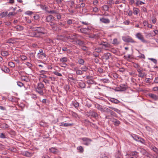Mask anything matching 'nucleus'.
<instances>
[{
  "label": "nucleus",
  "mask_w": 158,
  "mask_h": 158,
  "mask_svg": "<svg viewBox=\"0 0 158 158\" xmlns=\"http://www.w3.org/2000/svg\"><path fill=\"white\" fill-rule=\"evenodd\" d=\"M143 69L142 68H140L139 69H137V71L139 74L138 76L139 77L143 78L145 76H146V74L145 73L143 72Z\"/></svg>",
  "instance_id": "nucleus-7"
},
{
  "label": "nucleus",
  "mask_w": 158,
  "mask_h": 158,
  "mask_svg": "<svg viewBox=\"0 0 158 158\" xmlns=\"http://www.w3.org/2000/svg\"><path fill=\"white\" fill-rule=\"evenodd\" d=\"M140 152L143 155L148 156L149 155V153L144 149L143 148H140Z\"/></svg>",
  "instance_id": "nucleus-18"
},
{
  "label": "nucleus",
  "mask_w": 158,
  "mask_h": 158,
  "mask_svg": "<svg viewBox=\"0 0 158 158\" xmlns=\"http://www.w3.org/2000/svg\"><path fill=\"white\" fill-rule=\"evenodd\" d=\"M113 44L115 45H117L119 44V42L118 41L117 39L115 38L113 40Z\"/></svg>",
  "instance_id": "nucleus-47"
},
{
  "label": "nucleus",
  "mask_w": 158,
  "mask_h": 158,
  "mask_svg": "<svg viewBox=\"0 0 158 158\" xmlns=\"http://www.w3.org/2000/svg\"><path fill=\"white\" fill-rule=\"evenodd\" d=\"M57 11L56 10H47V12L48 13L50 14H55V15L56 14H57Z\"/></svg>",
  "instance_id": "nucleus-40"
},
{
  "label": "nucleus",
  "mask_w": 158,
  "mask_h": 158,
  "mask_svg": "<svg viewBox=\"0 0 158 158\" xmlns=\"http://www.w3.org/2000/svg\"><path fill=\"white\" fill-rule=\"evenodd\" d=\"M142 4H144L145 3L142 1H137L136 3V5L138 6L139 5H141Z\"/></svg>",
  "instance_id": "nucleus-56"
},
{
  "label": "nucleus",
  "mask_w": 158,
  "mask_h": 158,
  "mask_svg": "<svg viewBox=\"0 0 158 158\" xmlns=\"http://www.w3.org/2000/svg\"><path fill=\"white\" fill-rule=\"evenodd\" d=\"M56 15L57 19H60L61 18V15L58 13V11L57 12V14H56Z\"/></svg>",
  "instance_id": "nucleus-54"
},
{
  "label": "nucleus",
  "mask_w": 158,
  "mask_h": 158,
  "mask_svg": "<svg viewBox=\"0 0 158 158\" xmlns=\"http://www.w3.org/2000/svg\"><path fill=\"white\" fill-rule=\"evenodd\" d=\"M73 105L76 108H77L79 106V103L76 100L73 101Z\"/></svg>",
  "instance_id": "nucleus-32"
},
{
  "label": "nucleus",
  "mask_w": 158,
  "mask_h": 158,
  "mask_svg": "<svg viewBox=\"0 0 158 158\" xmlns=\"http://www.w3.org/2000/svg\"><path fill=\"white\" fill-rule=\"evenodd\" d=\"M68 60L67 57H64L60 58V60L61 63H66L68 61Z\"/></svg>",
  "instance_id": "nucleus-27"
},
{
  "label": "nucleus",
  "mask_w": 158,
  "mask_h": 158,
  "mask_svg": "<svg viewBox=\"0 0 158 158\" xmlns=\"http://www.w3.org/2000/svg\"><path fill=\"white\" fill-rule=\"evenodd\" d=\"M79 87L81 88H84L85 87V84L83 82H79L78 84Z\"/></svg>",
  "instance_id": "nucleus-30"
},
{
  "label": "nucleus",
  "mask_w": 158,
  "mask_h": 158,
  "mask_svg": "<svg viewBox=\"0 0 158 158\" xmlns=\"http://www.w3.org/2000/svg\"><path fill=\"white\" fill-rule=\"evenodd\" d=\"M148 96L151 98L155 100H156L158 99V98L157 96L152 94H149Z\"/></svg>",
  "instance_id": "nucleus-24"
},
{
  "label": "nucleus",
  "mask_w": 158,
  "mask_h": 158,
  "mask_svg": "<svg viewBox=\"0 0 158 158\" xmlns=\"http://www.w3.org/2000/svg\"><path fill=\"white\" fill-rule=\"evenodd\" d=\"M20 58L21 60H25L27 59V56L24 55H22L20 56Z\"/></svg>",
  "instance_id": "nucleus-53"
},
{
  "label": "nucleus",
  "mask_w": 158,
  "mask_h": 158,
  "mask_svg": "<svg viewBox=\"0 0 158 158\" xmlns=\"http://www.w3.org/2000/svg\"><path fill=\"white\" fill-rule=\"evenodd\" d=\"M60 65L62 67L65 68L67 66V64L65 63H61Z\"/></svg>",
  "instance_id": "nucleus-60"
},
{
  "label": "nucleus",
  "mask_w": 158,
  "mask_h": 158,
  "mask_svg": "<svg viewBox=\"0 0 158 158\" xmlns=\"http://www.w3.org/2000/svg\"><path fill=\"white\" fill-rule=\"evenodd\" d=\"M114 1L113 0H109L107 2V3L110 5L114 4Z\"/></svg>",
  "instance_id": "nucleus-61"
},
{
  "label": "nucleus",
  "mask_w": 158,
  "mask_h": 158,
  "mask_svg": "<svg viewBox=\"0 0 158 158\" xmlns=\"http://www.w3.org/2000/svg\"><path fill=\"white\" fill-rule=\"evenodd\" d=\"M131 136L136 141L140 142L143 144H145V142L144 140L139 135L133 134L131 135Z\"/></svg>",
  "instance_id": "nucleus-4"
},
{
  "label": "nucleus",
  "mask_w": 158,
  "mask_h": 158,
  "mask_svg": "<svg viewBox=\"0 0 158 158\" xmlns=\"http://www.w3.org/2000/svg\"><path fill=\"white\" fill-rule=\"evenodd\" d=\"M8 65L12 68H14L15 66V64L11 61L8 63Z\"/></svg>",
  "instance_id": "nucleus-49"
},
{
  "label": "nucleus",
  "mask_w": 158,
  "mask_h": 158,
  "mask_svg": "<svg viewBox=\"0 0 158 158\" xmlns=\"http://www.w3.org/2000/svg\"><path fill=\"white\" fill-rule=\"evenodd\" d=\"M81 70L83 72H86L88 69V68L86 66H84L81 68Z\"/></svg>",
  "instance_id": "nucleus-46"
},
{
  "label": "nucleus",
  "mask_w": 158,
  "mask_h": 158,
  "mask_svg": "<svg viewBox=\"0 0 158 158\" xmlns=\"http://www.w3.org/2000/svg\"><path fill=\"white\" fill-rule=\"evenodd\" d=\"M129 155L131 156L134 157L135 158H138L139 156L138 153L136 151L131 152Z\"/></svg>",
  "instance_id": "nucleus-19"
},
{
  "label": "nucleus",
  "mask_w": 158,
  "mask_h": 158,
  "mask_svg": "<svg viewBox=\"0 0 158 158\" xmlns=\"http://www.w3.org/2000/svg\"><path fill=\"white\" fill-rule=\"evenodd\" d=\"M78 63L81 65H84L85 63V61L84 60L82 59L79 58L78 59Z\"/></svg>",
  "instance_id": "nucleus-33"
},
{
  "label": "nucleus",
  "mask_w": 158,
  "mask_h": 158,
  "mask_svg": "<svg viewBox=\"0 0 158 158\" xmlns=\"http://www.w3.org/2000/svg\"><path fill=\"white\" fill-rule=\"evenodd\" d=\"M124 57L128 61H130L131 58V56L130 54H128L127 56H124Z\"/></svg>",
  "instance_id": "nucleus-35"
},
{
  "label": "nucleus",
  "mask_w": 158,
  "mask_h": 158,
  "mask_svg": "<svg viewBox=\"0 0 158 158\" xmlns=\"http://www.w3.org/2000/svg\"><path fill=\"white\" fill-rule=\"evenodd\" d=\"M79 35L77 34H70L69 35L67 36V38L69 40H74L77 38H78Z\"/></svg>",
  "instance_id": "nucleus-9"
},
{
  "label": "nucleus",
  "mask_w": 158,
  "mask_h": 158,
  "mask_svg": "<svg viewBox=\"0 0 158 158\" xmlns=\"http://www.w3.org/2000/svg\"><path fill=\"white\" fill-rule=\"evenodd\" d=\"M77 68H74V71L76 72V73L77 75H82L83 73V71L81 70L80 69H77Z\"/></svg>",
  "instance_id": "nucleus-23"
},
{
  "label": "nucleus",
  "mask_w": 158,
  "mask_h": 158,
  "mask_svg": "<svg viewBox=\"0 0 158 158\" xmlns=\"http://www.w3.org/2000/svg\"><path fill=\"white\" fill-rule=\"evenodd\" d=\"M96 108L99 110H100L101 112H102L103 108L102 107V106L99 105H98L96 106Z\"/></svg>",
  "instance_id": "nucleus-51"
},
{
  "label": "nucleus",
  "mask_w": 158,
  "mask_h": 158,
  "mask_svg": "<svg viewBox=\"0 0 158 158\" xmlns=\"http://www.w3.org/2000/svg\"><path fill=\"white\" fill-rule=\"evenodd\" d=\"M139 11L138 9L136 8H133V13L135 15H137Z\"/></svg>",
  "instance_id": "nucleus-38"
},
{
  "label": "nucleus",
  "mask_w": 158,
  "mask_h": 158,
  "mask_svg": "<svg viewBox=\"0 0 158 158\" xmlns=\"http://www.w3.org/2000/svg\"><path fill=\"white\" fill-rule=\"evenodd\" d=\"M53 73H54V74H55L56 75H57V76H59L61 77V76H62L61 73H60L56 71L54 72Z\"/></svg>",
  "instance_id": "nucleus-57"
},
{
  "label": "nucleus",
  "mask_w": 158,
  "mask_h": 158,
  "mask_svg": "<svg viewBox=\"0 0 158 158\" xmlns=\"http://www.w3.org/2000/svg\"><path fill=\"white\" fill-rule=\"evenodd\" d=\"M15 28L17 30L22 31L23 29V27L20 25H18L15 27Z\"/></svg>",
  "instance_id": "nucleus-36"
},
{
  "label": "nucleus",
  "mask_w": 158,
  "mask_h": 158,
  "mask_svg": "<svg viewBox=\"0 0 158 158\" xmlns=\"http://www.w3.org/2000/svg\"><path fill=\"white\" fill-rule=\"evenodd\" d=\"M89 116L95 118L98 117V113L93 110H90L89 112Z\"/></svg>",
  "instance_id": "nucleus-12"
},
{
  "label": "nucleus",
  "mask_w": 158,
  "mask_h": 158,
  "mask_svg": "<svg viewBox=\"0 0 158 158\" xmlns=\"http://www.w3.org/2000/svg\"><path fill=\"white\" fill-rule=\"evenodd\" d=\"M1 69L4 72L6 73H9L10 71V69L7 68L6 66H3L1 68Z\"/></svg>",
  "instance_id": "nucleus-20"
},
{
  "label": "nucleus",
  "mask_w": 158,
  "mask_h": 158,
  "mask_svg": "<svg viewBox=\"0 0 158 158\" xmlns=\"http://www.w3.org/2000/svg\"><path fill=\"white\" fill-rule=\"evenodd\" d=\"M95 52L98 53L100 52L101 51V49L100 48H96L95 49Z\"/></svg>",
  "instance_id": "nucleus-63"
},
{
  "label": "nucleus",
  "mask_w": 158,
  "mask_h": 158,
  "mask_svg": "<svg viewBox=\"0 0 158 158\" xmlns=\"http://www.w3.org/2000/svg\"><path fill=\"white\" fill-rule=\"evenodd\" d=\"M78 45H80V46H82L84 44V42L83 41H82L78 38Z\"/></svg>",
  "instance_id": "nucleus-42"
},
{
  "label": "nucleus",
  "mask_w": 158,
  "mask_h": 158,
  "mask_svg": "<svg viewBox=\"0 0 158 158\" xmlns=\"http://www.w3.org/2000/svg\"><path fill=\"white\" fill-rule=\"evenodd\" d=\"M1 54L3 56H7L9 55V52L7 51H2L1 52Z\"/></svg>",
  "instance_id": "nucleus-29"
},
{
  "label": "nucleus",
  "mask_w": 158,
  "mask_h": 158,
  "mask_svg": "<svg viewBox=\"0 0 158 158\" xmlns=\"http://www.w3.org/2000/svg\"><path fill=\"white\" fill-rule=\"evenodd\" d=\"M103 69L102 68L99 67L98 69V71L100 73H102L103 72Z\"/></svg>",
  "instance_id": "nucleus-64"
},
{
  "label": "nucleus",
  "mask_w": 158,
  "mask_h": 158,
  "mask_svg": "<svg viewBox=\"0 0 158 158\" xmlns=\"http://www.w3.org/2000/svg\"><path fill=\"white\" fill-rule=\"evenodd\" d=\"M117 88L119 89V91H124L127 89V86L125 84H121Z\"/></svg>",
  "instance_id": "nucleus-11"
},
{
  "label": "nucleus",
  "mask_w": 158,
  "mask_h": 158,
  "mask_svg": "<svg viewBox=\"0 0 158 158\" xmlns=\"http://www.w3.org/2000/svg\"><path fill=\"white\" fill-rule=\"evenodd\" d=\"M39 124L40 126L44 127L47 126V124L46 122L41 121L40 122Z\"/></svg>",
  "instance_id": "nucleus-48"
},
{
  "label": "nucleus",
  "mask_w": 158,
  "mask_h": 158,
  "mask_svg": "<svg viewBox=\"0 0 158 158\" xmlns=\"http://www.w3.org/2000/svg\"><path fill=\"white\" fill-rule=\"evenodd\" d=\"M100 45L103 46L106 48H109L110 46V45L108 43L105 42H103L100 44Z\"/></svg>",
  "instance_id": "nucleus-37"
},
{
  "label": "nucleus",
  "mask_w": 158,
  "mask_h": 158,
  "mask_svg": "<svg viewBox=\"0 0 158 158\" xmlns=\"http://www.w3.org/2000/svg\"><path fill=\"white\" fill-rule=\"evenodd\" d=\"M122 40L127 43H136V42L129 36H123L122 37Z\"/></svg>",
  "instance_id": "nucleus-5"
},
{
  "label": "nucleus",
  "mask_w": 158,
  "mask_h": 158,
  "mask_svg": "<svg viewBox=\"0 0 158 158\" xmlns=\"http://www.w3.org/2000/svg\"><path fill=\"white\" fill-rule=\"evenodd\" d=\"M78 38L75 39L74 40L71 41V42H73V44L76 45H78Z\"/></svg>",
  "instance_id": "nucleus-52"
},
{
  "label": "nucleus",
  "mask_w": 158,
  "mask_h": 158,
  "mask_svg": "<svg viewBox=\"0 0 158 158\" xmlns=\"http://www.w3.org/2000/svg\"><path fill=\"white\" fill-rule=\"evenodd\" d=\"M110 120L113 124L116 126H118L120 124V122L116 119L112 118Z\"/></svg>",
  "instance_id": "nucleus-15"
},
{
  "label": "nucleus",
  "mask_w": 158,
  "mask_h": 158,
  "mask_svg": "<svg viewBox=\"0 0 158 158\" xmlns=\"http://www.w3.org/2000/svg\"><path fill=\"white\" fill-rule=\"evenodd\" d=\"M111 56V54L110 53L107 52L106 53H104L103 55L102 56L101 58L102 59L108 60L109 59V57Z\"/></svg>",
  "instance_id": "nucleus-14"
},
{
  "label": "nucleus",
  "mask_w": 158,
  "mask_h": 158,
  "mask_svg": "<svg viewBox=\"0 0 158 158\" xmlns=\"http://www.w3.org/2000/svg\"><path fill=\"white\" fill-rule=\"evenodd\" d=\"M49 150L50 152L54 154H56L58 152V150L54 148H52L50 149Z\"/></svg>",
  "instance_id": "nucleus-28"
},
{
  "label": "nucleus",
  "mask_w": 158,
  "mask_h": 158,
  "mask_svg": "<svg viewBox=\"0 0 158 158\" xmlns=\"http://www.w3.org/2000/svg\"><path fill=\"white\" fill-rule=\"evenodd\" d=\"M23 155L28 157H31L32 156V154L27 151H25L23 152Z\"/></svg>",
  "instance_id": "nucleus-22"
},
{
  "label": "nucleus",
  "mask_w": 158,
  "mask_h": 158,
  "mask_svg": "<svg viewBox=\"0 0 158 158\" xmlns=\"http://www.w3.org/2000/svg\"><path fill=\"white\" fill-rule=\"evenodd\" d=\"M41 8L43 10H44L47 12V10H48L47 9H48V7L46 6H42V5L41 6Z\"/></svg>",
  "instance_id": "nucleus-50"
},
{
  "label": "nucleus",
  "mask_w": 158,
  "mask_h": 158,
  "mask_svg": "<svg viewBox=\"0 0 158 158\" xmlns=\"http://www.w3.org/2000/svg\"><path fill=\"white\" fill-rule=\"evenodd\" d=\"M101 81L104 83H107L109 81V80L107 79H102L101 80Z\"/></svg>",
  "instance_id": "nucleus-62"
},
{
  "label": "nucleus",
  "mask_w": 158,
  "mask_h": 158,
  "mask_svg": "<svg viewBox=\"0 0 158 158\" xmlns=\"http://www.w3.org/2000/svg\"><path fill=\"white\" fill-rule=\"evenodd\" d=\"M44 87V85L42 82L38 83L36 88H35L36 91L40 95H43L44 94L43 89Z\"/></svg>",
  "instance_id": "nucleus-3"
},
{
  "label": "nucleus",
  "mask_w": 158,
  "mask_h": 158,
  "mask_svg": "<svg viewBox=\"0 0 158 158\" xmlns=\"http://www.w3.org/2000/svg\"><path fill=\"white\" fill-rule=\"evenodd\" d=\"M115 158H123L122 155L121 154L120 152L119 151L116 153Z\"/></svg>",
  "instance_id": "nucleus-26"
},
{
  "label": "nucleus",
  "mask_w": 158,
  "mask_h": 158,
  "mask_svg": "<svg viewBox=\"0 0 158 158\" xmlns=\"http://www.w3.org/2000/svg\"><path fill=\"white\" fill-rule=\"evenodd\" d=\"M21 79L22 80L26 82H28L29 81L28 78L27 77L24 76H22Z\"/></svg>",
  "instance_id": "nucleus-43"
},
{
  "label": "nucleus",
  "mask_w": 158,
  "mask_h": 158,
  "mask_svg": "<svg viewBox=\"0 0 158 158\" xmlns=\"http://www.w3.org/2000/svg\"><path fill=\"white\" fill-rule=\"evenodd\" d=\"M49 25L53 30L57 31L59 30L56 23L53 22H51L50 23Z\"/></svg>",
  "instance_id": "nucleus-10"
},
{
  "label": "nucleus",
  "mask_w": 158,
  "mask_h": 158,
  "mask_svg": "<svg viewBox=\"0 0 158 158\" xmlns=\"http://www.w3.org/2000/svg\"><path fill=\"white\" fill-rule=\"evenodd\" d=\"M100 20L102 23L106 24L109 23L110 22V20L109 19L103 17L100 18Z\"/></svg>",
  "instance_id": "nucleus-17"
},
{
  "label": "nucleus",
  "mask_w": 158,
  "mask_h": 158,
  "mask_svg": "<svg viewBox=\"0 0 158 158\" xmlns=\"http://www.w3.org/2000/svg\"><path fill=\"white\" fill-rule=\"evenodd\" d=\"M110 101L113 103H114L115 104H117L119 102L117 99L114 98H112L110 99Z\"/></svg>",
  "instance_id": "nucleus-45"
},
{
  "label": "nucleus",
  "mask_w": 158,
  "mask_h": 158,
  "mask_svg": "<svg viewBox=\"0 0 158 158\" xmlns=\"http://www.w3.org/2000/svg\"><path fill=\"white\" fill-rule=\"evenodd\" d=\"M133 66L135 68L138 69L140 68V65L138 64L135 62H133Z\"/></svg>",
  "instance_id": "nucleus-39"
},
{
  "label": "nucleus",
  "mask_w": 158,
  "mask_h": 158,
  "mask_svg": "<svg viewBox=\"0 0 158 158\" xmlns=\"http://www.w3.org/2000/svg\"><path fill=\"white\" fill-rule=\"evenodd\" d=\"M102 112L105 113L106 114L105 117L106 119H109L111 116H114L116 115L114 111L106 107L103 108Z\"/></svg>",
  "instance_id": "nucleus-2"
},
{
  "label": "nucleus",
  "mask_w": 158,
  "mask_h": 158,
  "mask_svg": "<svg viewBox=\"0 0 158 158\" xmlns=\"http://www.w3.org/2000/svg\"><path fill=\"white\" fill-rule=\"evenodd\" d=\"M39 52L38 53L37 55L39 56V58H42V56L46 57V55L44 52V51L42 49H40L39 51Z\"/></svg>",
  "instance_id": "nucleus-16"
},
{
  "label": "nucleus",
  "mask_w": 158,
  "mask_h": 158,
  "mask_svg": "<svg viewBox=\"0 0 158 158\" xmlns=\"http://www.w3.org/2000/svg\"><path fill=\"white\" fill-rule=\"evenodd\" d=\"M83 142V144L86 146H89L92 140L88 138L83 137L81 138Z\"/></svg>",
  "instance_id": "nucleus-6"
},
{
  "label": "nucleus",
  "mask_w": 158,
  "mask_h": 158,
  "mask_svg": "<svg viewBox=\"0 0 158 158\" xmlns=\"http://www.w3.org/2000/svg\"><path fill=\"white\" fill-rule=\"evenodd\" d=\"M17 13L15 12H10L7 15V16L10 17L11 16H15Z\"/></svg>",
  "instance_id": "nucleus-31"
},
{
  "label": "nucleus",
  "mask_w": 158,
  "mask_h": 158,
  "mask_svg": "<svg viewBox=\"0 0 158 158\" xmlns=\"http://www.w3.org/2000/svg\"><path fill=\"white\" fill-rule=\"evenodd\" d=\"M151 149H152L154 152L158 153V149L154 146H151Z\"/></svg>",
  "instance_id": "nucleus-41"
},
{
  "label": "nucleus",
  "mask_w": 158,
  "mask_h": 158,
  "mask_svg": "<svg viewBox=\"0 0 158 158\" xmlns=\"http://www.w3.org/2000/svg\"><path fill=\"white\" fill-rule=\"evenodd\" d=\"M45 29L44 27H37V31H34L31 34V36L35 37H40L46 32H45Z\"/></svg>",
  "instance_id": "nucleus-1"
},
{
  "label": "nucleus",
  "mask_w": 158,
  "mask_h": 158,
  "mask_svg": "<svg viewBox=\"0 0 158 158\" xmlns=\"http://www.w3.org/2000/svg\"><path fill=\"white\" fill-rule=\"evenodd\" d=\"M54 20V17L52 15H49L47 16L46 19V21L50 22H52V21Z\"/></svg>",
  "instance_id": "nucleus-13"
},
{
  "label": "nucleus",
  "mask_w": 158,
  "mask_h": 158,
  "mask_svg": "<svg viewBox=\"0 0 158 158\" xmlns=\"http://www.w3.org/2000/svg\"><path fill=\"white\" fill-rule=\"evenodd\" d=\"M136 37L139 39L142 42L144 43H147V41L146 40L143 36L140 33H138L136 35Z\"/></svg>",
  "instance_id": "nucleus-8"
},
{
  "label": "nucleus",
  "mask_w": 158,
  "mask_h": 158,
  "mask_svg": "<svg viewBox=\"0 0 158 158\" xmlns=\"http://www.w3.org/2000/svg\"><path fill=\"white\" fill-rule=\"evenodd\" d=\"M73 125L72 124L64 123H60V126L65 127L71 126Z\"/></svg>",
  "instance_id": "nucleus-25"
},
{
  "label": "nucleus",
  "mask_w": 158,
  "mask_h": 158,
  "mask_svg": "<svg viewBox=\"0 0 158 158\" xmlns=\"http://www.w3.org/2000/svg\"><path fill=\"white\" fill-rule=\"evenodd\" d=\"M103 7L104 10L106 11H108L109 9V7L108 6L106 5H104L103 6Z\"/></svg>",
  "instance_id": "nucleus-58"
},
{
  "label": "nucleus",
  "mask_w": 158,
  "mask_h": 158,
  "mask_svg": "<svg viewBox=\"0 0 158 158\" xmlns=\"http://www.w3.org/2000/svg\"><path fill=\"white\" fill-rule=\"evenodd\" d=\"M77 149L81 153L84 151V149L83 147L81 146H79L77 147Z\"/></svg>",
  "instance_id": "nucleus-44"
},
{
  "label": "nucleus",
  "mask_w": 158,
  "mask_h": 158,
  "mask_svg": "<svg viewBox=\"0 0 158 158\" xmlns=\"http://www.w3.org/2000/svg\"><path fill=\"white\" fill-rule=\"evenodd\" d=\"M8 13V12L7 11H4L1 13L0 14V15L2 18H4L6 16H7Z\"/></svg>",
  "instance_id": "nucleus-34"
},
{
  "label": "nucleus",
  "mask_w": 158,
  "mask_h": 158,
  "mask_svg": "<svg viewBox=\"0 0 158 158\" xmlns=\"http://www.w3.org/2000/svg\"><path fill=\"white\" fill-rule=\"evenodd\" d=\"M17 84L20 87H21L23 86L24 85L20 81H17Z\"/></svg>",
  "instance_id": "nucleus-59"
},
{
  "label": "nucleus",
  "mask_w": 158,
  "mask_h": 158,
  "mask_svg": "<svg viewBox=\"0 0 158 158\" xmlns=\"http://www.w3.org/2000/svg\"><path fill=\"white\" fill-rule=\"evenodd\" d=\"M26 64L30 68H31L32 67V64L28 62H26Z\"/></svg>",
  "instance_id": "nucleus-55"
},
{
  "label": "nucleus",
  "mask_w": 158,
  "mask_h": 158,
  "mask_svg": "<svg viewBox=\"0 0 158 158\" xmlns=\"http://www.w3.org/2000/svg\"><path fill=\"white\" fill-rule=\"evenodd\" d=\"M9 126L6 123H3L1 124L0 127L4 130L6 129L9 128Z\"/></svg>",
  "instance_id": "nucleus-21"
}]
</instances>
